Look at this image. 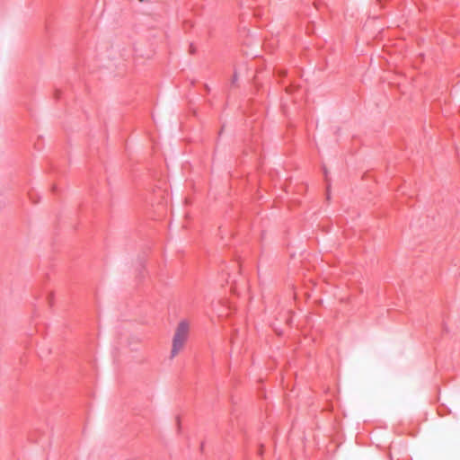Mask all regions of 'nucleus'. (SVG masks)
Returning a JSON list of instances; mask_svg holds the SVG:
<instances>
[{
	"instance_id": "1",
	"label": "nucleus",
	"mask_w": 460,
	"mask_h": 460,
	"mask_svg": "<svg viewBox=\"0 0 460 460\" xmlns=\"http://www.w3.org/2000/svg\"><path fill=\"white\" fill-rule=\"evenodd\" d=\"M189 333L190 324L186 321L180 322L172 339L171 358H174L183 350L189 338Z\"/></svg>"
}]
</instances>
